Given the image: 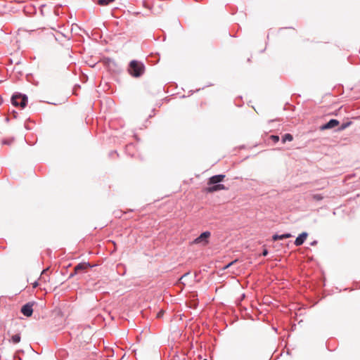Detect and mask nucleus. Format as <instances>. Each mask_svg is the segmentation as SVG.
Instances as JSON below:
<instances>
[{"mask_svg": "<svg viewBox=\"0 0 360 360\" xmlns=\"http://www.w3.org/2000/svg\"><path fill=\"white\" fill-rule=\"evenodd\" d=\"M224 178V174H217L211 176L207 182L209 186L205 188V191L211 193L221 190H227L228 188L224 184H219Z\"/></svg>", "mask_w": 360, "mask_h": 360, "instance_id": "obj_1", "label": "nucleus"}, {"mask_svg": "<svg viewBox=\"0 0 360 360\" xmlns=\"http://www.w3.org/2000/svg\"><path fill=\"white\" fill-rule=\"evenodd\" d=\"M145 71L144 65L136 60H133L129 63L128 72L134 77H140Z\"/></svg>", "mask_w": 360, "mask_h": 360, "instance_id": "obj_2", "label": "nucleus"}, {"mask_svg": "<svg viewBox=\"0 0 360 360\" xmlns=\"http://www.w3.org/2000/svg\"><path fill=\"white\" fill-rule=\"evenodd\" d=\"M28 98L25 94L15 93L11 97V103L14 106L25 108L27 103Z\"/></svg>", "mask_w": 360, "mask_h": 360, "instance_id": "obj_3", "label": "nucleus"}, {"mask_svg": "<svg viewBox=\"0 0 360 360\" xmlns=\"http://www.w3.org/2000/svg\"><path fill=\"white\" fill-rule=\"evenodd\" d=\"M210 236V233L209 231L203 232L200 234V236L196 238L193 241V243L195 244H200L201 245H205L208 243V238Z\"/></svg>", "mask_w": 360, "mask_h": 360, "instance_id": "obj_4", "label": "nucleus"}, {"mask_svg": "<svg viewBox=\"0 0 360 360\" xmlns=\"http://www.w3.org/2000/svg\"><path fill=\"white\" fill-rule=\"evenodd\" d=\"M91 266L89 263H79L74 268V273L70 274V276H73L75 274H79L80 272L86 271L88 268Z\"/></svg>", "mask_w": 360, "mask_h": 360, "instance_id": "obj_5", "label": "nucleus"}, {"mask_svg": "<svg viewBox=\"0 0 360 360\" xmlns=\"http://www.w3.org/2000/svg\"><path fill=\"white\" fill-rule=\"evenodd\" d=\"M32 306L33 304L32 303H27L26 304L23 305L20 310L22 314L27 317L31 316L33 313Z\"/></svg>", "mask_w": 360, "mask_h": 360, "instance_id": "obj_6", "label": "nucleus"}, {"mask_svg": "<svg viewBox=\"0 0 360 360\" xmlns=\"http://www.w3.org/2000/svg\"><path fill=\"white\" fill-rule=\"evenodd\" d=\"M339 124V121L335 119H331L329 120L327 123L322 125L320 129L321 130H326L329 129H333L335 127H337Z\"/></svg>", "mask_w": 360, "mask_h": 360, "instance_id": "obj_7", "label": "nucleus"}, {"mask_svg": "<svg viewBox=\"0 0 360 360\" xmlns=\"http://www.w3.org/2000/svg\"><path fill=\"white\" fill-rule=\"evenodd\" d=\"M307 232H303L295 240V245L296 246H300L301 245H302L304 243V242L305 241V240L307 239Z\"/></svg>", "mask_w": 360, "mask_h": 360, "instance_id": "obj_8", "label": "nucleus"}, {"mask_svg": "<svg viewBox=\"0 0 360 360\" xmlns=\"http://www.w3.org/2000/svg\"><path fill=\"white\" fill-rule=\"evenodd\" d=\"M291 236H292L290 233H285V234H282V235L275 234L273 236L272 238L274 240H282L284 238H290Z\"/></svg>", "mask_w": 360, "mask_h": 360, "instance_id": "obj_9", "label": "nucleus"}, {"mask_svg": "<svg viewBox=\"0 0 360 360\" xmlns=\"http://www.w3.org/2000/svg\"><path fill=\"white\" fill-rule=\"evenodd\" d=\"M293 139V136L290 134H285L282 137V143H285L286 141H291Z\"/></svg>", "mask_w": 360, "mask_h": 360, "instance_id": "obj_10", "label": "nucleus"}, {"mask_svg": "<svg viewBox=\"0 0 360 360\" xmlns=\"http://www.w3.org/2000/svg\"><path fill=\"white\" fill-rule=\"evenodd\" d=\"M115 0H97L96 2L98 5L105 6L110 3L113 2Z\"/></svg>", "mask_w": 360, "mask_h": 360, "instance_id": "obj_11", "label": "nucleus"}, {"mask_svg": "<svg viewBox=\"0 0 360 360\" xmlns=\"http://www.w3.org/2000/svg\"><path fill=\"white\" fill-rule=\"evenodd\" d=\"M11 340L13 343H18L20 341V335L19 334H15L12 336Z\"/></svg>", "mask_w": 360, "mask_h": 360, "instance_id": "obj_12", "label": "nucleus"}, {"mask_svg": "<svg viewBox=\"0 0 360 360\" xmlns=\"http://www.w3.org/2000/svg\"><path fill=\"white\" fill-rule=\"evenodd\" d=\"M269 139L274 142L277 143L279 141V136L278 135H271Z\"/></svg>", "mask_w": 360, "mask_h": 360, "instance_id": "obj_13", "label": "nucleus"}, {"mask_svg": "<svg viewBox=\"0 0 360 360\" xmlns=\"http://www.w3.org/2000/svg\"><path fill=\"white\" fill-rule=\"evenodd\" d=\"M13 141V140L12 139H4L2 141V143L5 144V145H11Z\"/></svg>", "mask_w": 360, "mask_h": 360, "instance_id": "obj_14", "label": "nucleus"}, {"mask_svg": "<svg viewBox=\"0 0 360 360\" xmlns=\"http://www.w3.org/2000/svg\"><path fill=\"white\" fill-rule=\"evenodd\" d=\"M349 125V123L347 122V123H345V124H342V125L340 127V130H343L345 129L347 127H348Z\"/></svg>", "mask_w": 360, "mask_h": 360, "instance_id": "obj_15", "label": "nucleus"}, {"mask_svg": "<svg viewBox=\"0 0 360 360\" xmlns=\"http://www.w3.org/2000/svg\"><path fill=\"white\" fill-rule=\"evenodd\" d=\"M164 314V311L163 310H161L160 311H159L158 314H157V317L158 318H160Z\"/></svg>", "mask_w": 360, "mask_h": 360, "instance_id": "obj_16", "label": "nucleus"}, {"mask_svg": "<svg viewBox=\"0 0 360 360\" xmlns=\"http://www.w3.org/2000/svg\"><path fill=\"white\" fill-rule=\"evenodd\" d=\"M268 255V251L267 250H264L263 252H262V255L263 256H266Z\"/></svg>", "mask_w": 360, "mask_h": 360, "instance_id": "obj_17", "label": "nucleus"}, {"mask_svg": "<svg viewBox=\"0 0 360 360\" xmlns=\"http://www.w3.org/2000/svg\"><path fill=\"white\" fill-rule=\"evenodd\" d=\"M236 262V261H234V262H232L229 263V264H227V265L226 266V267H225V268L226 269V268L229 267L230 266H231V265H232L234 262Z\"/></svg>", "mask_w": 360, "mask_h": 360, "instance_id": "obj_18", "label": "nucleus"}, {"mask_svg": "<svg viewBox=\"0 0 360 360\" xmlns=\"http://www.w3.org/2000/svg\"><path fill=\"white\" fill-rule=\"evenodd\" d=\"M130 146H132V144H129L127 147H130Z\"/></svg>", "mask_w": 360, "mask_h": 360, "instance_id": "obj_19", "label": "nucleus"}]
</instances>
